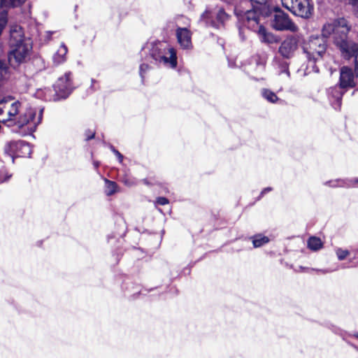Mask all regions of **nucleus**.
Listing matches in <instances>:
<instances>
[{
  "mask_svg": "<svg viewBox=\"0 0 358 358\" xmlns=\"http://www.w3.org/2000/svg\"><path fill=\"white\" fill-rule=\"evenodd\" d=\"M350 30L348 22L343 17L326 22L322 30L324 37L333 35L334 43L345 59L354 58V71L348 66H343L340 69L339 85L341 88L354 87L358 77V43L348 38Z\"/></svg>",
  "mask_w": 358,
  "mask_h": 358,
  "instance_id": "f257e3e1",
  "label": "nucleus"
},
{
  "mask_svg": "<svg viewBox=\"0 0 358 358\" xmlns=\"http://www.w3.org/2000/svg\"><path fill=\"white\" fill-rule=\"evenodd\" d=\"M42 114V109H22V103L11 96L0 100V120L8 126L32 131L41 123Z\"/></svg>",
  "mask_w": 358,
  "mask_h": 358,
  "instance_id": "f03ea898",
  "label": "nucleus"
},
{
  "mask_svg": "<svg viewBox=\"0 0 358 358\" xmlns=\"http://www.w3.org/2000/svg\"><path fill=\"white\" fill-rule=\"evenodd\" d=\"M9 45L10 50L8 60L11 64H20L25 62L32 48L29 38H25L20 27H11L10 31Z\"/></svg>",
  "mask_w": 358,
  "mask_h": 358,
  "instance_id": "7ed1b4c3",
  "label": "nucleus"
},
{
  "mask_svg": "<svg viewBox=\"0 0 358 358\" xmlns=\"http://www.w3.org/2000/svg\"><path fill=\"white\" fill-rule=\"evenodd\" d=\"M327 43L325 40L319 36L310 37L304 43L303 52L309 62H316L325 54Z\"/></svg>",
  "mask_w": 358,
  "mask_h": 358,
  "instance_id": "20e7f679",
  "label": "nucleus"
},
{
  "mask_svg": "<svg viewBox=\"0 0 358 358\" xmlns=\"http://www.w3.org/2000/svg\"><path fill=\"white\" fill-rule=\"evenodd\" d=\"M282 5L295 15L303 18L310 17L314 10L310 0H281Z\"/></svg>",
  "mask_w": 358,
  "mask_h": 358,
  "instance_id": "39448f33",
  "label": "nucleus"
},
{
  "mask_svg": "<svg viewBox=\"0 0 358 358\" xmlns=\"http://www.w3.org/2000/svg\"><path fill=\"white\" fill-rule=\"evenodd\" d=\"M155 59L166 66L175 69L177 66L176 52L173 48L164 43H159V52L152 53Z\"/></svg>",
  "mask_w": 358,
  "mask_h": 358,
  "instance_id": "423d86ee",
  "label": "nucleus"
},
{
  "mask_svg": "<svg viewBox=\"0 0 358 358\" xmlns=\"http://www.w3.org/2000/svg\"><path fill=\"white\" fill-rule=\"evenodd\" d=\"M53 87L55 90L53 101L66 99L74 88L71 83L70 73H65L59 77Z\"/></svg>",
  "mask_w": 358,
  "mask_h": 358,
  "instance_id": "0eeeda50",
  "label": "nucleus"
},
{
  "mask_svg": "<svg viewBox=\"0 0 358 358\" xmlns=\"http://www.w3.org/2000/svg\"><path fill=\"white\" fill-rule=\"evenodd\" d=\"M5 152L13 162L14 157H29L31 150L29 145L24 141H10L6 145Z\"/></svg>",
  "mask_w": 358,
  "mask_h": 358,
  "instance_id": "6e6552de",
  "label": "nucleus"
},
{
  "mask_svg": "<svg viewBox=\"0 0 358 358\" xmlns=\"http://www.w3.org/2000/svg\"><path fill=\"white\" fill-rule=\"evenodd\" d=\"M272 25L277 30L297 31V27L292 22L289 16L281 12L275 15Z\"/></svg>",
  "mask_w": 358,
  "mask_h": 358,
  "instance_id": "1a4fd4ad",
  "label": "nucleus"
},
{
  "mask_svg": "<svg viewBox=\"0 0 358 358\" xmlns=\"http://www.w3.org/2000/svg\"><path fill=\"white\" fill-rule=\"evenodd\" d=\"M297 48V42L294 38H286L279 47L280 54L285 58H290Z\"/></svg>",
  "mask_w": 358,
  "mask_h": 358,
  "instance_id": "9d476101",
  "label": "nucleus"
},
{
  "mask_svg": "<svg viewBox=\"0 0 358 358\" xmlns=\"http://www.w3.org/2000/svg\"><path fill=\"white\" fill-rule=\"evenodd\" d=\"M178 42L183 49L192 48V35L187 28H178L176 30Z\"/></svg>",
  "mask_w": 358,
  "mask_h": 358,
  "instance_id": "9b49d317",
  "label": "nucleus"
},
{
  "mask_svg": "<svg viewBox=\"0 0 358 358\" xmlns=\"http://www.w3.org/2000/svg\"><path fill=\"white\" fill-rule=\"evenodd\" d=\"M257 34L259 40L262 43H273L277 42V38L271 32L268 31L263 26L259 25L257 30Z\"/></svg>",
  "mask_w": 358,
  "mask_h": 358,
  "instance_id": "f8f14e48",
  "label": "nucleus"
},
{
  "mask_svg": "<svg viewBox=\"0 0 358 358\" xmlns=\"http://www.w3.org/2000/svg\"><path fill=\"white\" fill-rule=\"evenodd\" d=\"M67 48L64 44H61L57 49V52L53 57L55 63L61 64L66 60V55L67 53Z\"/></svg>",
  "mask_w": 358,
  "mask_h": 358,
  "instance_id": "ddd939ff",
  "label": "nucleus"
},
{
  "mask_svg": "<svg viewBox=\"0 0 358 358\" xmlns=\"http://www.w3.org/2000/svg\"><path fill=\"white\" fill-rule=\"evenodd\" d=\"M35 95L38 99L45 100H53L54 94H52V91L48 87L38 88L36 90Z\"/></svg>",
  "mask_w": 358,
  "mask_h": 358,
  "instance_id": "4468645a",
  "label": "nucleus"
},
{
  "mask_svg": "<svg viewBox=\"0 0 358 358\" xmlns=\"http://www.w3.org/2000/svg\"><path fill=\"white\" fill-rule=\"evenodd\" d=\"M244 17L248 22L250 27H254L255 24L258 25V16L255 10H247L244 14Z\"/></svg>",
  "mask_w": 358,
  "mask_h": 358,
  "instance_id": "2eb2a0df",
  "label": "nucleus"
},
{
  "mask_svg": "<svg viewBox=\"0 0 358 358\" xmlns=\"http://www.w3.org/2000/svg\"><path fill=\"white\" fill-rule=\"evenodd\" d=\"M308 248L313 250L317 251L323 247V243L320 238L312 236L310 237L307 242Z\"/></svg>",
  "mask_w": 358,
  "mask_h": 358,
  "instance_id": "dca6fc26",
  "label": "nucleus"
},
{
  "mask_svg": "<svg viewBox=\"0 0 358 358\" xmlns=\"http://www.w3.org/2000/svg\"><path fill=\"white\" fill-rule=\"evenodd\" d=\"M1 6L15 8L23 5L27 0H0Z\"/></svg>",
  "mask_w": 358,
  "mask_h": 358,
  "instance_id": "f3484780",
  "label": "nucleus"
},
{
  "mask_svg": "<svg viewBox=\"0 0 358 358\" xmlns=\"http://www.w3.org/2000/svg\"><path fill=\"white\" fill-rule=\"evenodd\" d=\"M9 75L8 66L4 62L0 60V83L8 79Z\"/></svg>",
  "mask_w": 358,
  "mask_h": 358,
  "instance_id": "a211bd4d",
  "label": "nucleus"
},
{
  "mask_svg": "<svg viewBox=\"0 0 358 358\" xmlns=\"http://www.w3.org/2000/svg\"><path fill=\"white\" fill-rule=\"evenodd\" d=\"M269 241L268 237L262 235H257L253 237L252 243L254 247L259 248Z\"/></svg>",
  "mask_w": 358,
  "mask_h": 358,
  "instance_id": "6ab92c4d",
  "label": "nucleus"
},
{
  "mask_svg": "<svg viewBox=\"0 0 358 358\" xmlns=\"http://www.w3.org/2000/svg\"><path fill=\"white\" fill-rule=\"evenodd\" d=\"M106 182V194L107 195H111L117 192V185L115 182L105 180Z\"/></svg>",
  "mask_w": 358,
  "mask_h": 358,
  "instance_id": "aec40b11",
  "label": "nucleus"
},
{
  "mask_svg": "<svg viewBox=\"0 0 358 358\" xmlns=\"http://www.w3.org/2000/svg\"><path fill=\"white\" fill-rule=\"evenodd\" d=\"M262 95L267 101H268L271 103H275L278 100V97H277L276 94L274 92H273L268 90H266V89L263 90Z\"/></svg>",
  "mask_w": 358,
  "mask_h": 358,
  "instance_id": "412c9836",
  "label": "nucleus"
},
{
  "mask_svg": "<svg viewBox=\"0 0 358 358\" xmlns=\"http://www.w3.org/2000/svg\"><path fill=\"white\" fill-rule=\"evenodd\" d=\"M336 254L339 260H343L345 259L350 254L349 251L347 250H343L341 248H338L336 250Z\"/></svg>",
  "mask_w": 358,
  "mask_h": 358,
  "instance_id": "4be33fe9",
  "label": "nucleus"
},
{
  "mask_svg": "<svg viewBox=\"0 0 358 358\" xmlns=\"http://www.w3.org/2000/svg\"><path fill=\"white\" fill-rule=\"evenodd\" d=\"M211 12L209 10H206L202 15H201V19L205 21L206 23L209 22V20L211 18Z\"/></svg>",
  "mask_w": 358,
  "mask_h": 358,
  "instance_id": "5701e85b",
  "label": "nucleus"
},
{
  "mask_svg": "<svg viewBox=\"0 0 358 358\" xmlns=\"http://www.w3.org/2000/svg\"><path fill=\"white\" fill-rule=\"evenodd\" d=\"M217 18L221 22H222L227 20V15L222 10H220L217 13Z\"/></svg>",
  "mask_w": 358,
  "mask_h": 358,
  "instance_id": "b1692460",
  "label": "nucleus"
},
{
  "mask_svg": "<svg viewBox=\"0 0 358 358\" xmlns=\"http://www.w3.org/2000/svg\"><path fill=\"white\" fill-rule=\"evenodd\" d=\"M156 203L157 204H159V205L164 206V205L168 204L169 203V201L165 197H159V198L157 199Z\"/></svg>",
  "mask_w": 358,
  "mask_h": 358,
  "instance_id": "393cba45",
  "label": "nucleus"
},
{
  "mask_svg": "<svg viewBox=\"0 0 358 358\" xmlns=\"http://www.w3.org/2000/svg\"><path fill=\"white\" fill-rule=\"evenodd\" d=\"M112 151L113 152V153L116 155V157H117L119 162L120 163L122 162L123 161V156L117 151L116 150L115 148H112Z\"/></svg>",
  "mask_w": 358,
  "mask_h": 358,
  "instance_id": "a878e982",
  "label": "nucleus"
},
{
  "mask_svg": "<svg viewBox=\"0 0 358 358\" xmlns=\"http://www.w3.org/2000/svg\"><path fill=\"white\" fill-rule=\"evenodd\" d=\"M2 173H3L2 171H0V182H3L6 181L9 178V176H8V174L6 173L4 171H3V176H2Z\"/></svg>",
  "mask_w": 358,
  "mask_h": 358,
  "instance_id": "bb28decb",
  "label": "nucleus"
},
{
  "mask_svg": "<svg viewBox=\"0 0 358 358\" xmlns=\"http://www.w3.org/2000/svg\"><path fill=\"white\" fill-rule=\"evenodd\" d=\"M148 69V66L145 64H142L140 66V74L143 77V73Z\"/></svg>",
  "mask_w": 358,
  "mask_h": 358,
  "instance_id": "cd10ccee",
  "label": "nucleus"
},
{
  "mask_svg": "<svg viewBox=\"0 0 358 358\" xmlns=\"http://www.w3.org/2000/svg\"><path fill=\"white\" fill-rule=\"evenodd\" d=\"M354 6H355V15L358 17V0H355V1L354 3Z\"/></svg>",
  "mask_w": 358,
  "mask_h": 358,
  "instance_id": "c85d7f7f",
  "label": "nucleus"
},
{
  "mask_svg": "<svg viewBox=\"0 0 358 358\" xmlns=\"http://www.w3.org/2000/svg\"><path fill=\"white\" fill-rule=\"evenodd\" d=\"M270 190H271V188H266V189H264V191L262 192V193H264V192H267V191H270Z\"/></svg>",
  "mask_w": 358,
  "mask_h": 358,
  "instance_id": "c756f323",
  "label": "nucleus"
},
{
  "mask_svg": "<svg viewBox=\"0 0 358 358\" xmlns=\"http://www.w3.org/2000/svg\"><path fill=\"white\" fill-rule=\"evenodd\" d=\"M355 338H358V333L355 334Z\"/></svg>",
  "mask_w": 358,
  "mask_h": 358,
  "instance_id": "7c9ffc66",
  "label": "nucleus"
},
{
  "mask_svg": "<svg viewBox=\"0 0 358 358\" xmlns=\"http://www.w3.org/2000/svg\"><path fill=\"white\" fill-rule=\"evenodd\" d=\"M337 185H333L332 186H333V187H335V186H337Z\"/></svg>",
  "mask_w": 358,
  "mask_h": 358,
  "instance_id": "2f4dec72",
  "label": "nucleus"
},
{
  "mask_svg": "<svg viewBox=\"0 0 358 358\" xmlns=\"http://www.w3.org/2000/svg\"><path fill=\"white\" fill-rule=\"evenodd\" d=\"M357 182H358V180H357Z\"/></svg>",
  "mask_w": 358,
  "mask_h": 358,
  "instance_id": "473e14b6",
  "label": "nucleus"
}]
</instances>
